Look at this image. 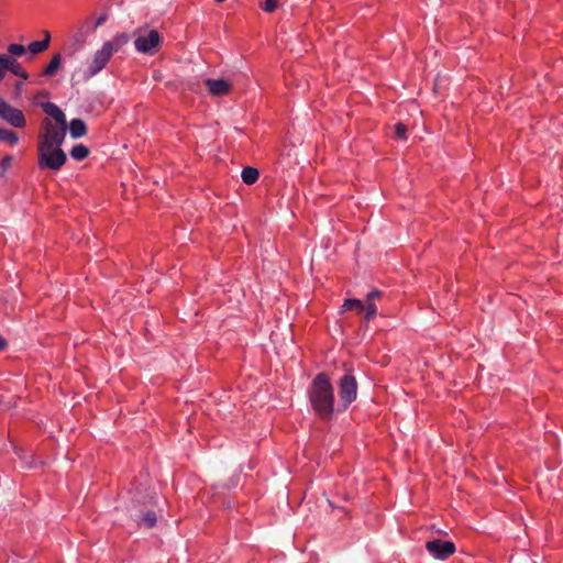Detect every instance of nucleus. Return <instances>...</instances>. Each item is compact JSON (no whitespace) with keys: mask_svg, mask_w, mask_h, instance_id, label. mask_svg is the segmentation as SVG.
Instances as JSON below:
<instances>
[{"mask_svg":"<svg viewBox=\"0 0 563 563\" xmlns=\"http://www.w3.org/2000/svg\"><path fill=\"white\" fill-rule=\"evenodd\" d=\"M309 399L313 410L320 418L324 420L332 418L334 410L333 387L324 373L318 374L312 380Z\"/></svg>","mask_w":563,"mask_h":563,"instance_id":"f257e3e1","label":"nucleus"},{"mask_svg":"<svg viewBox=\"0 0 563 563\" xmlns=\"http://www.w3.org/2000/svg\"><path fill=\"white\" fill-rule=\"evenodd\" d=\"M42 107L44 112L56 121V124L49 119H44L38 145L62 146L66 137V117L55 103L46 102Z\"/></svg>","mask_w":563,"mask_h":563,"instance_id":"f03ea898","label":"nucleus"},{"mask_svg":"<svg viewBox=\"0 0 563 563\" xmlns=\"http://www.w3.org/2000/svg\"><path fill=\"white\" fill-rule=\"evenodd\" d=\"M66 159L67 156L60 146H37V164L41 169L59 170L65 165Z\"/></svg>","mask_w":563,"mask_h":563,"instance_id":"7ed1b4c3","label":"nucleus"},{"mask_svg":"<svg viewBox=\"0 0 563 563\" xmlns=\"http://www.w3.org/2000/svg\"><path fill=\"white\" fill-rule=\"evenodd\" d=\"M162 44V36L157 30L135 31L134 47L137 52L154 55Z\"/></svg>","mask_w":563,"mask_h":563,"instance_id":"20e7f679","label":"nucleus"},{"mask_svg":"<svg viewBox=\"0 0 563 563\" xmlns=\"http://www.w3.org/2000/svg\"><path fill=\"white\" fill-rule=\"evenodd\" d=\"M114 53V47L111 42H104L100 49H98L92 58V62L85 74V79H89L93 76H96L99 71H101L106 65L108 64L109 59Z\"/></svg>","mask_w":563,"mask_h":563,"instance_id":"39448f33","label":"nucleus"},{"mask_svg":"<svg viewBox=\"0 0 563 563\" xmlns=\"http://www.w3.org/2000/svg\"><path fill=\"white\" fill-rule=\"evenodd\" d=\"M339 395L343 410L356 399L357 382L351 373H346L340 378Z\"/></svg>","mask_w":563,"mask_h":563,"instance_id":"423d86ee","label":"nucleus"},{"mask_svg":"<svg viewBox=\"0 0 563 563\" xmlns=\"http://www.w3.org/2000/svg\"><path fill=\"white\" fill-rule=\"evenodd\" d=\"M426 549L437 560H446L455 553V544L451 541L433 539L426 543Z\"/></svg>","mask_w":563,"mask_h":563,"instance_id":"0eeeda50","label":"nucleus"},{"mask_svg":"<svg viewBox=\"0 0 563 563\" xmlns=\"http://www.w3.org/2000/svg\"><path fill=\"white\" fill-rule=\"evenodd\" d=\"M0 118L14 128H23L25 125L23 112L13 108L2 98H0Z\"/></svg>","mask_w":563,"mask_h":563,"instance_id":"6e6552de","label":"nucleus"},{"mask_svg":"<svg viewBox=\"0 0 563 563\" xmlns=\"http://www.w3.org/2000/svg\"><path fill=\"white\" fill-rule=\"evenodd\" d=\"M208 91L213 97H222L231 91V84L224 79H206Z\"/></svg>","mask_w":563,"mask_h":563,"instance_id":"1a4fd4ad","label":"nucleus"},{"mask_svg":"<svg viewBox=\"0 0 563 563\" xmlns=\"http://www.w3.org/2000/svg\"><path fill=\"white\" fill-rule=\"evenodd\" d=\"M69 133L73 139H79L86 135V123L81 119H73L69 123Z\"/></svg>","mask_w":563,"mask_h":563,"instance_id":"9d476101","label":"nucleus"},{"mask_svg":"<svg viewBox=\"0 0 563 563\" xmlns=\"http://www.w3.org/2000/svg\"><path fill=\"white\" fill-rule=\"evenodd\" d=\"M49 41H51L49 32L44 31V40L43 41H34V42L30 43L27 48L33 55L40 54L48 48Z\"/></svg>","mask_w":563,"mask_h":563,"instance_id":"9b49d317","label":"nucleus"},{"mask_svg":"<svg viewBox=\"0 0 563 563\" xmlns=\"http://www.w3.org/2000/svg\"><path fill=\"white\" fill-rule=\"evenodd\" d=\"M7 63H8V70L11 71L12 74H14L15 76L22 78V79H27L29 78V75L23 69V67L21 66V64L14 59L13 57L7 55Z\"/></svg>","mask_w":563,"mask_h":563,"instance_id":"f8f14e48","label":"nucleus"},{"mask_svg":"<svg viewBox=\"0 0 563 563\" xmlns=\"http://www.w3.org/2000/svg\"><path fill=\"white\" fill-rule=\"evenodd\" d=\"M60 64H62V56L60 54H55L51 62L48 63V65L44 68L43 70V76H46V77H52L56 74V71L58 70V68L60 67Z\"/></svg>","mask_w":563,"mask_h":563,"instance_id":"ddd939ff","label":"nucleus"},{"mask_svg":"<svg viewBox=\"0 0 563 563\" xmlns=\"http://www.w3.org/2000/svg\"><path fill=\"white\" fill-rule=\"evenodd\" d=\"M242 180L246 185H253L257 181L260 173L254 167H244L241 174Z\"/></svg>","mask_w":563,"mask_h":563,"instance_id":"4468645a","label":"nucleus"},{"mask_svg":"<svg viewBox=\"0 0 563 563\" xmlns=\"http://www.w3.org/2000/svg\"><path fill=\"white\" fill-rule=\"evenodd\" d=\"M70 155L76 161H82L89 155V148L84 144H77L71 148Z\"/></svg>","mask_w":563,"mask_h":563,"instance_id":"2eb2a0df","label":"nucleus"},{"mask_svg":"<svg viewBox=\"0 0 563 563\" xmlns=\"http://www.w3.org/2000/svg\"><path fill=\"white\" fill-rule=\"evenodd\" d=\"M157 517L154 511H147L143 515L141 520L139 521V525L142 527H145L147 529L153 528L156 525Z\"/></svg>","mask_w":563,"mask_h":563,"instance_id":"dca6fc26","label":"nucleus"},{"mask_svg":"<svg viewBox=\"0 0 563 563\" xmlns=\"http://www.w3.org/2000/svg\"><path fill=\"white\" fill-rule=\"evenodd\" d=\"M0 141L14 145L18 143L19 137L16 133L11 130L0 129Z\"/></svg>","mask_w":563,"mask_h":563,"instance_id":"f3484780","label":"nucleus"},{"mask_svg":"<svg viewBox=\"0 0 563 563\" xmlns=\"http://www.w3.org/2000/svg\"><path fill=\"white\" fill-rule=\"evenodd\" d=\"M364 303L358 299H346L342 306L344 310H356L358 313L364 310Z\"/></svg>","mask_w":563,"mask_h":563,"instance_id":"a211bd4d","label":"nucleus"},{"mask_svg":"<svg viewBox=\"0 0 563 563\" xmlns=\"http://www.w3.org/2000/svg\"><path fill=\"white\" fill-rule=\"evenodd\" d=\"M130 41V36L126 33H118L114 35L113 40L110 41L113 44L114 52L128 44Z\"/></svg>","mask_w":563,"mask_h":563,"instance_id":"6ab92c4d","label":"nucleus"},{"mask_svg":"<svg viewBox=\"0 0 563 563\" xmlns=\"http://www.w3.org/2000/svg\"><path fill=\"white\" fill-rule=\"evenodd\" d=\"M364 310H365V320L366 321H369L372 320L376 313H377V307L375 305V302H369V301H365L364 303Z\"/></svg>","mask_w":563,"mask_h":563,"instance_id":"aec40b11","label":"nucleus"},{"mask_svg":"<svg viewBox=\"0 0 563 563\" xmlns=\"http://www.w3.org/2000/svg\"><path fill=\"white\" fill-rule=\"evenodd\" d=\"M26 52V48L22 44H10L8 46V53L12 56H22Z\"/></svg>","mask_w":563,"mask_h":563,"instance_id":"412c9836","label":"nucleus"},{"mask_svg":"<svg viewBox=\"0 0 563 563\" xmlns=\"http://www.w3.org/2000/svg\"><path fill=\"white\" fill-rule=\"evenodd\" d=\"M406 132H407V128L404 123L401 122H398L395 124V135L397 139L399 140H405L406 139Z\"/></svg>","mask_w":563,"mask_h":563,"instance_id":"4be33fe9","label":"nucleus"},{"mask_svg":"<svg viewBox=\"0 0 563 563\" xmlns=\"http://www.w3.org/2000/svg\"><path fill=\"white\" fill-rule=\"evenodd\" d=\"M13 158L12 156H4L1 161V173L0 176H3L4 173L12 166Z\"/></svg>","mask_w":563,"mask_h":563,"instance_id":"5701e85b","label":"nucleus"},{"mask_svg":"<svg viewBox=\"0 0 563 563\" xmlns=\"http://www.w3.org/2000/svg\"><path fill=\"white\" fill-rule=\"evenodd\" d=\"M8 70L7 55L0 54V81L4 78Z\"/></svg>","mask_w":563,"mask_h":563,"instance_id":"b1692460","label":"nucleus"},{"mask_svg":"<svg viewBox=\"0 0 563 563\" xmlns=\"http://www.w3.org/2000/svg\"><path fill=\"white\" fill-rule=\"evenodd\" d=\"M278 0H266L262 9L266 12H274L277 8Z\"/></svg>","mask_w":563,"mask_h":563,"instance_id":"393cba45","label":"nucleus"},{"mask_svg":"<svg viewBox=\"0 0 563 563\" xmlns=\"http://www.w3.org/2000/svg\"><path fill=\"white\" fill-rule=\"evenodd\" d=\"M109 19V14L108 12H103L100 14V16L96 20L95 22V26H93V31L101 26L102 24H104L107 22V20Z\"/></svg>","mask_w":563,"mask_h":563,"instance_id":"a878e982","label":"nucleus"},{"mask_svg":"<svg viewBox=\"0 0 563 563\" xmlns=\"http://www.w3.org/2000/svg\"><path fill=\"white\" fill-rule=\"evenodd\" d=\"M382 296V292L379 290H373L371 291L367 297H366V301H372V302H375L376 299L380 298Z\"/></svg>","mask_w":563,"mask_h":563,"instance_id":"bb28decb","label":"nucleus"},{"mask_svg":"<svg viewBox=\"0 0 563 563\" xmlns=\"http://www.w3.org/2000/svg\"><path fill=\"white\" fill-rule=\"evenodd\" d=\"M14 89H15V91H16L18 93H20V92L22 91V89H23V84H22V81H18V82H15V85H14Z\"/></svg>","mask_w":563,"mask_h":563,"instance_id":"cd10ccee","label":"nucleus"},{"mask_svg":"<svg viewBox=\"0 0 563 563\" xmlns=\"http://www.w3.org/2000/svg\"><path fill=\"white\" fill-rule=\"evenodd\" d=\"M7 347V341L0 335V352Z\"/></svg>","mask_w":563,"mask_h":563,"instance_id":"c85d7f7f","label":"nucleus"}]
</instances>
